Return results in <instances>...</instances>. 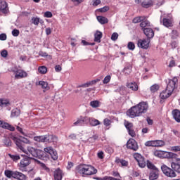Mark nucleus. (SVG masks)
Instances as JSON below:
<instances>
[{"mask_svg": "<svg viewBox=\"0 0 180 180\" xmlns=\"http://www.w3.org/2000/svg\"><path fill=\"white\" fill-rule=\"evenodd\" d=\"M11 139L14 141V143L20 153H24V154H26V155H27V157H29L30 159L33 158V157H38L37 149L32 146H28L26 149L25 148V144L22 143L20 139L15 136H11Z\"/></svg>", "mask_w": 180, "mask_h": 180, "instance_id": "f257e3e1", "label": "nucleus"}, {"mask_svg": "<svg viewBox=\"0 0 180 180\" xmlns=\"http://www.w3.org/2000/svg\"><path fill=\"white\" fill-rule=\"evenodd\" d=\"M148 110V103L147 102L142 101L138 105L131 107L127 112V116L134 119V117H139L141 116L143 113H147Z\"/></svg>", "mask_w": 180, "mask_h": 180, "instance_id": "f03ea898", "label": "nucleus"}, {"mask_svg": "<svg viewBox=\"0 0 180 180\" xmlns=\"http://www.w3.org/2000/svg\"><path fill=\"white\" fill-rule=\"evenodd\" d=\"M76 171L81 174V175L89 176V175H95L98 170L94 168L92 165H80L76 167Z\"/></svg>", "mask_w": 180, "mask_h": 180, "instance_id": "7ed1b4c3", "label": "nucleus"}, {"mask_svg": "<svg viewBox=\"0 0 180 180\" xmlns=\"http://www.w3.org/2000/svg\"><path fill=\"white\" fill-rule=\"evenodd\" d=\"M165 157L166 158H172L176 160V162H172L171 168L174 169L177 174H180V158H178V155L172 152H165Z\"/></svg>", "mask_w": 180, "mask_h": 180, "instance_id": "20e7f679", "label": "nucleus"}, {"mask_svg": "<svg viewBox=\"0 0 180 180\" xmlns=\"http://www.w3.org/2000/svg\"><path fill=\"white\" fill-rule=\"evenodd\" d=\"M30 158L25 156L23 158L19 165V170L22 172H27V167L30 165Z\"/></svg>", "mask_w": 180, "mask_h": 180, "instance_id": "39448f33", "label": "nucleus"}, {"mask_svg": "<svg viewBox=\"0 0 180 180\" xmlns=\"http://www.w3.org/2000/svg\"><path fill=\"white\" fill-rule=\"evenodd\" d=\"M161 169L166 176H169V178H175L176 176V172L174 169L169 168L168 166L165 165H162L161 166Z\"/></svg>", "mask_w": 180, "mask_h": 180, "instance_id": "423d86ee", "label": "nucleus"}, {"mask_svg": "<svg viewBox=\"0 0 180 180\" xmlns=\"http://www.w3.org/2000/svg\"><path fill=\"white\" fill-rule=\"evenodd\" d=\"M167 87L166 89L170 91L171 92H174L175 88H176V84H178V78L173 77L172 79H168L167 81Z\"/></svg>", "mask_w": 180, "mask_h": 180, "instance_id": "0eeeda50", "label": "nucleus"}, {"mask_svg": "<svg viewBox=\"0 0 180 180\" xmlns=\"http://www.w3.org/2000/svg\"><path fill=\"white\" fill-rule=\"evenodd\" d=\"M44 151L49 154L52 160H53L54 161L58 159V155L57 154V150H54L53 147L48 146L46 148H44Z\"/></svg>", "mask_w": 180, "mask_h": 180, "instance_id": "6e6552de", "label": "nucleus"}, {"mask_svg": "<svg viewBox=\"0 0 180 180\" xmlns=\"http://www.w3.org/2000/svg\"><path fill=\"white\" fill-rule=\"evenodd\" d=\"M127 148L133 150L134 151H137V150H139V146L137 145V142L133 139H131L127 141Z\"/></svg>", "mask_w": 180, "mask_h": 180, "instance_id": "1a4fd4ad", "label": "nucleus"}, {"mask_svg": "<svg viewBox=\"0 0 180 180\" xmlns=\"http://www.w3.org/2000/svg\"><path fill=\"white\" fill-rule=\"evenodd\" d=\"M138 47L147 50L150 46V40L148 39H139L138 40Z\"/></svg>", "mask_w": 180, "mask_h": 180, "instance_id": "9d476101", "label": "nucleus"}, {"mask_svg": "<svg viewBox=\"0 0 180 180\" xmlns=\"http://www.w3.org/2000/svg\"><path fill=\"white\" fill-rule=\"evenodd\" d=\"M103 77H101L100 79H96L94 80H91L90 82H87L86 83H84L83 84L79 85L77 88H88L89 86H92V85H95L97 82H99L101 79H102Z\"/></svg>", "mask_w": 180, "mask_h": 180, "instance_id": "9b49d317", "label": "nucleus"}, {"mask_svg": "<svg viewBox=\"0 0 180 180\" xmlns=\"http://www.w3.org/2000/svg\"><path fill=\"white\" fill-rule=\"evenodd\" d=\"M27 77V72L23 70H18L15 72V79H22V78H26Z\"/></svg>", "mask_w": 180, "mask_h": 180, "instance_id": "f8f14e48", "label": "nucleus"}, {"mask_svg": "<svg viewBox=\"0 0 180 180\" xmlns=\"http://www.w3.org/2000/svg\"><path fill=\"white\" fill-rule=\"evenodd\" d=\"M0 127L2 129H6V130H9L10 131H15V128L13 126L2 120H0Z\"/></svg>", "mask_w": 180, "mask_h": 180, "instance_id": "ddd939ff", "label": "nucleus"}, {"mask_svg": "<svg viewBox=\"0 0 180 180\" xmlns=\"http://www.w3.org/2000/svg\"><path fill=\"white\" fill-rule=\"evenodd\" d=\"M0 106L7 108L8 110H11V101L6 98H0Z\"/></svg>", "mask_w": 180, "mask_h": 180, "instance_id": "4468645a", "label": "nucleus"}, {"mask_svg": "<svg viewBox=\"0 0 180 180\" xmlns=\"http://www.w3.org/2000/svg\"><path fill=\"white\" fill-rule=\"evenodd\" d=\"M9 11V8H8V3L5 1H2L0 2V12L1 13H7Z\"/></svg>", "mask_w": 180, "mask_h": 180, "instance_id": "2eb2a0df", "label": "nucleus"}, {"mask_svg": "<svg viewBox=\"0 0 180 180\" xmlns=\"http://www.w3.org/2000/svg\"><path fill=\"white\" fill-rule=\"evenodd\" d=\"M171 95H172V91L168 90V89H166L160 93V99H167L169 98Z\"/></svg>", "mask_w": 180, "mask_h": 180, "instance_id": "dca6fc26", "label": "nucleus"}, {"mask_svg": "<svg viewBox=\"0 0 180 180\" xmlns=\"http://www.w3.org/2000/svg\"><path fill=\"white\" fill-rule=\"evenodd\" d=\"M143 33L148 37V39H153L154 37V31L150 27L143 29Z\"/></svg>", "mask_w": 180, "mask_h": 180, "instance_id": "f3484780", "label": "nucleus"}, {"mask_svg": "<svg viewBox=\"0 0 180 180\" xmlns=\"http://www.w3.org/2000/svg\"><path fill=\"white\" fill-rule=\"evenodd\" d=\"M53 176L55 180H62L63 179V171L60 168L56 169L54 171Z\"/></svg>", "mask_w": 180, "mask_h": 180, "instance_id": "a211bd4d", "label": "nucleus"}, {"mask_svg": "<svg viewBox=\"0 0 180 180\" xmlns=\"http://www.w3.org/2000/svg\"><path fill=\"white\" fill-rule=\"evenodd\" d=\"M159 175L160 174L158 172V169H156L155 170H151L149 174V179L150 180L158 179Z\"/></svg>", "mask_w": 180, "mask_h": 180, "instance_id": "6ab92c4d", "label": "nucleus"}, {"mask_svg": "<svg viewBox=\"0 0 180 180\" xmlns=\"http://www.w3.org/2000/svg\"><path fill=\"white\" fill-rule=\"evenodd\" d=\"M162 23L165 27H172V18L169 15L168 18H163Z\"/></svg>", "mask_w": 180, "mask_h": 180, "instance_id": "aec40b11", "label": "nucleus"}, {"mask_svg": "<svg viewBox=\"0 0 180 180\" xmlns=\"http://www.w3.org/2000/svg\"><path fill=\"white\" fill-rule=\"evenodd\" d=\"M34 140L37 143H47V135L34 136Z\"/></svg>", "mask_w": 180, "mask_h": 180, "instance_id": "412c9836", "label": "nucleus"}, {"mask_svg": "<svg viewBox=\"0 0 180 180\" xmlns=\"http://www.w3.org/2000/svg\"><path fill=\"white\" fill-rule=\"evenodd\" d=\"M14 179L26 180V175L20 172L15 171L14 173Z\"/></svg>", "mask_w": 180, "mask_h": 180, "instance_id": "4be33fe9", "label": "nucleus"}, {"mask_svg": "<svg viewBox=\"0 0 180 180\" xmlns=\"http://www.w3.org/2000/svg\"><path fill=\"white\" fill-rule=\"evenodd\" d=\"M38 85H39L42 89H44V92H46V91H49L50 89V86H49V83L47 82L41 80L38 82Z\"/></svg>", "mask_w": 180, "mask_h": 180, "instance_id": "5701e85b", "label": "nucleus"}, {"mask_svg": "<svg viewBox=\"0 0 180 180\" xmlns=\"http://www.w3.org/2000/svg\"><path fill=\"white\" fill-rule=\"evenodd\" d=\"M58 138L54 135H46V143H57Z\"/></svg>", "mask_w": 180, "mask_h": 180, "instance_id": "b1692460", "label": "nucleus"}, {"mask_svg": "<svg viewBox=\"0 0 180 180\" xmlns=\"http://www.w3.org/2000/svg\"><path fill=\"white\" fill-rule=\"evenodd\" d=\"M172 115L174 120H176L177 123H180V111L179 110H174Z\"/></svg>", "mask_w": 180, "mask_h": 180, "instance_id": "393cba45", "label": "nucleus"}, {"mask_svg": "<svg viewBox=\"0 0 180 180\" xmlns=\"http://www.w3.org/2000/svg\"><path fill=\"white\" fill-rule=\"evenodd\" d=\"M102 36H103L102 32L96 31L94 34V41L96 43H101V39H102Z\"/></svg>", "mask_w": 180, "mask_h": 180, "instance_id": "a878e982", "label": "nucleus"}, {"mask_svg": "<svg viewBox=\"0 0 180 180\" xmlns=\"http://www.w3.org/2000/svg\"><path fill=\"white\" fill-rule=\"evenodd\" d=\"M98 22L101 23V25H106L108 22H109V20L106 17H103L102 15H98L96 17Z\"/></svg>", "mask_w": 180, "mask_h": 180, "instance_id": "bb28decb", "label": "nucleus"}, {"mask_svg": "<svg viewBox=\"0 0 180 180\" xmlns=\"http://www.w3.org/2000/svg\"><path fill=\"white\" fill-rule=\"evenodd\" d=\"M153 0H143L141 3V6H143V8H150V6H153Z\"/></svg>", "mask_w": 180, "mask_h": 180, "instance_id": "cd10ccee", "label": "nucleus"}, {"mask_svg": "<svg viewBox=\"0 0 180 180\" xmlns=\"http://www.w3.org/2000/svg\"><path fill=\"white\" fill-rule=\"evenodd\" d=\"M131 65H127L123 69V72L124 75H130V74H131Z\"/></svg>", "mask_w": 180, "mask_h": 180, "instance_id": "c85d7f7f", "label": "nucleus"}, {"mask_svg": "<svg viewBox=\"0 0 180 180\" xmlns=\"http://www.w3.org/2000/svg\"><path fill=\"white\" fill-rule=\"evenodd\" d=\"M127 88L131 91H139V86L136 82H131L127 84Z\"/></svg>", "mask_w": 180, "mask_h": 180, "instance_id": "c756f323", "label": "nucleus"}, {"mask_svg": "<svg viewBox=\"0 0 180 180\" xmlns=\"http://www.w3.org/2000/svg\"><path fill=\"white\" fill-rule=\"evenodd\" d=\"M140 26L142 28V30H144V29H146V27H148L151 25L150 24V21H148L147 20H143L141 22Z\"/></svg>", "mask_w": 180, "mask_h": 180, "instance_id": "7c9ffc66", "label": "nucleus"}, {"mask_svg": "<svg viewBox=\"0 0 180 180\" xmlns=\"http://www.w3.org/2000/svg\"><path fill=\"white\" fill-rule=\"evenodd\" d=\"M90 126H99L101 124V122L99 120L94 118V117H90V122H89Z\"/></svg>", "mask_w": 180, "mask_h": 180, "instance_id": "2f4dec72", "label": "nucleus"}, {"mask_svg": "<svg viewBox=\"0 0 180 180\" xmlns=\"http://www.w3.org/2000/svg\"><path fill=\"white\" fill-rule=\"evenodd\" d=\"M2 143L4 144V147H11L12 146V141L9 138H4L2 140Z\"/></svg>", "mask_w": 180, "mask_h": 180, "instance_id": "473e14b6", "label": "nucleus"}, {"mask_svg": "<svg viewBox=\"0 0 180 180\" xmlns=\"http://www.w3.org/2000/svg\"><path fill=\"white\" fill-rule=\"evenodd\" d=\"M115 162H117V164L121 163V165L122 167H127V165H129V162H127L123 159L117 158V159H116Z\"/></svg>", "mask_w": 180, "mask_h": 180, "instance_id": "72a5a7b5", "label": "nucleus"}, {"mask_svg": "<svg viewBox=\"0 0 180 180\" xmlns=\"http://www.w3.org/2000/svg\"><path fill=\"white\" fill-rule=\"evenodd\" d=\"M4 174L7 178H14L15 172L11 170H5Z\"/></svg>", "mask_w": 180, "mask_h": 180, "instance_id": "f704fd0d", "label": "nucleus"}, {"mask_svg": "<svg viewBox=\"0 0 180 180\" xmlns=\"http://www.w3.org/2000/svg\"><path fill=\"white\" fill-rule=\"evenodd\" d=\"M20 115V110L15 108L11 111V117H16Z\"/></svg>", "mask_w": 180, "mask_h": 180, "instance_id": "c9c22d12", "label": "nucleus"}, {"mask_svg": "<svg viewBox=\"0 0 180 180\" xmlns=\"http://www.w3.org/2000/svg\"><path fill=\"white\" fill-rule=\"evenodd\" d=\"M38 72H39V74H47V67L46 66H39L38 68Z\"/></svg>", "mask_w": 180, "mask_h": 180, "instance_id": "e433bc0d", "label": "nucleus"}, {"mask_svg": "<svg viewBox=\"0 0 180 180\" xmlns=\"http://www.w3.org/2000/svg\"><path fill=\"white\" fill-rule=\"evenodd\" d=\"M146 165L148 169H151V171H154L155 169H158L153 162H150L149 160L147 161Z\"/></svg>", "mask_w": 180, "mask_h": 180, "instance_id": "4c0bfd02", "label": "nucleus"}, {"mask_svg": "<svg viewBox=\"0 0 180 180\" xmlns=\"http://www.w3.org/2000/svg\"><path fill=\"white\" fill-rule=\"evenodd\" d=\"M165 146V142L162 140H155V147H162Z\"/></svg>", "mask_w": 180, "mask_h": 180, "instance_id": "58836bf2", "label": "nucleus"}, {"mask_svg": "<svg viewBox=\"0 0 180 180\" xmlns=\"http://www.w3.org/2000/svg\"><path fill=\"white\" fill-rule=\"evenodd\" d=\"M146 19V17L141 16V17H136L133 19V23H140V22H142V20H144Z\"/></svg>", "mask_w": 180, "mask_h": 180, "instance_id": "ea45409f", "label": "nucleus"}, {"mask_svg": "<svg viewBox=\"0 0 180 180\" xmlns=\"http://www.w3.org/2000/svg\"><path fill=\"white\" fill-rule=\"evenodd\" d=\"M124 126H125L127 131H129V130H131L133 129V124L131 122H129L128 121L124 122Z\"/></svg>", "mask_w": 180, "mask_h": 180, "instance_id": "a19ab883", "label": "nucleus"}, {"mask_svg": "<svg viewBox=\"0 0 180 180\" xmlns=\"http://www.w3.org/2000/svg\"><path fill=\"white\" fill-rule=\"evenodd\" d=\"M83 124L84 122L82 117H80V118L77 119V120L73 123V126H83Z\"/></svg>", "mask_w": 180, "mask_h": 180, "instance_id": "79ce46f5", "label": "nucleus"}, {"mask_svg": "<svg viewBox=\"0 0 180 180\" xmlns=\"http://www.w3.org/2000/svg\"><path fill=\"white\" fill-rule=\"evenodd\" d=\"M32 23H33V25H35V26H38L39 23H40V18L37 17H33L32 18Z\"/></svg>", "mask_w": 180, "mask_h": 180, "instance_id": "37998d69", "label": "nucleus"}, {"mask_svg": "<svg viewBox=\"0 0 180 180\" xmlns=\"http://www.w3.org/2000/svg\"><path fill=\"white\" fill-rule=\"evenodd\" d=\"M82 120L83 122V124H89L91 117H82Z\"/></svg>", "mask_w": 180, "mask_h": 180, "instance_id": "c03bdc74", "label": "nucleus"}, {"mask_svg": "<svg viewBox=\"0 0 180 180\" xmlns=\"http://www.w3.org/2000/svg\"><path fill=\"white\" fill-rule=\"evenodd\" d=\"M139 164V166L141 168H144L146 167V161L144 160V158H142L139 162H137Z\"/></svg>", "mask_w": 180, "mask_h": 180, "instance_id": "a18cd8bd", "label": "nucleus"}, {"mask_svg": "<svg viewBox=\"0 0 180 180\" xmlns=\"http://www.w3.org/2000/svg\"><path fill=\"white\" fill-rule=\"evenodd\" d=\"M90 105L91 106V108H99V101H91Z\"/></svg>", "mask_w": 180, "mask_h": 180, "instance_id": "49530a36", "label": "nucleus"}, {"mask_svg": "<svg viewBox=\"0 0 180 180\" xmlns=\"http://www.w3.org/2000/svg\"><path fill=\"white\" fill-rule=\"evenodd\" d=\"M158 89H160V86L158 84H153L150 86L151 92H157Z\"/></svg>", "mask_w": 180, "mask_h": 180, "instance_id": "de8ad7c7", "label": "nucleus"}, {"mask_svg": "<svg viewBox=\"0 0 180 180\" xmlns=\"http://www.w3.org/2000/svg\"><path fill=\"white\" fill-rule=\"evenodd\" d=\"M134 158L139 162L143 158V156L139 153H135L134 154Z\"/></svg>", "mask_w": 180, "mask_h": 180, "instance_id": "09e8293b", "label": "nucleus"}, {"mask_svg": "<svg viewBox=\"0 0 180 180\" xmlns=\"http://www.w3.org/2000/svg\"><path fill=\"white\" fill-rule=\"evenodd\" d=\"M146 147H155V141H148L145 143Z\"/></svg>", "mask_w": 180, "mask_h": 180, "instance_id": "8fccbe9b", "label": "nucleus"}, {"mask_svg": "<svg viewBox=\"0 0 180 180\" xmlns=\"http://www.w3.org/2000/svg\"><path fill=\"white\" fill-rule=\"evenodd\" d=\"M39 56L41 57H47L48 60H51V56L46 52H43V51L39 52Z\"/></svg>", "mask_w": 180, "mask_h": 180, "instance_id": "3c124183", "label": "nucleus"}, {"mask_svg": "<svg viewBox=\"0 0 180 180\" xmlns=\"http://www.w3.org/2000/svg\"><path fill=\"white\" fill-rule=\"evenodd\" d=\"M127 47L129 50H131V51H133V50L136 49V45L133 42H129L127 44Z\"/></svg>", "mask_w": 180, "mask_h": 180, "instance_id": "603ef678", "label": "nucleus"}, {"mask_svg": "<svg viewBox=\"0 0 180 180\" xmlns=\"http://www.w3.org/2000/svg\"><path fill=\"white\" fill-rule=\"evenodd\" d=\"M16 130H18V131H19L21 134H22V136H25L26 137H27V134L23 131V129H22V127L19 126H16Z\"/></svg>", "mask_w": 180, "mask_h": 180, "instance_id": "864d4df0", "label": "nucleus"}, {"mask_svg": "<svg viewBox=\"0 0 180 180\" xmlns=\"http://www.w3.org/2000/svg\"><path fill=\"white\" fill-rule=\"evenodd\" d=\"M111 79L112 77L110 75H107L103 80V84H109V82H110Z\"/></svg>", "mask_w": 180, "mask_h": 180, "instance_id": "5fc2aeb1", "label": "nucleus"}, {"mask_svg": "<svg viewBox=\"0 0 180 180\" xmlns=\"http://www.w3.org/2000/svg\"><path fill=\"white\" fill-rule=\"evenodd\" d=\"M112 124V121H110V120L105 118L103 120V124L104 126H106V127H108V126H110V124Z\"/></svg>", "mask_w": 180, "mask_h": 180, "instance_id": "6e6d98bb", "label": "nucleus"}, {"mask_svg": "<svg viewBox=\"0 0 180 180\" xmlns=\"http://www.w3.org/2000/svg\"><path fill=\"white\" fill-rule=\"evenodd\" d=\"M96 11H98V12H101V13L108 12V11H109V6H105L101 8Z\"/></svg>", "mask_w": 180, "mask_h": 180, "instance_id": "4d7b16f0", "label": "nucleus"}, {"mask_svg": "<svg viewBox=\"0 0 180 180\" xmlns=\"http://www.w3.org/2000/svg\"><path fill=\"white\" fill-rule=\"evenodd\" d=\"M118 37L119 34H117V32H114L111 35V40H112L113 41H116V39H118Z\"/></svg>", "mask_w": 180, "mask_h": 180, "instance_id": "13d9d810", "label": "nucleus"}, {"mask_svg": "<svg viewBox=\"0 0 180 180\" xmlns=\"http://www.w3.org/2000/svg\"><path fill=\"white\" fill-rule=\"evenodd\" d=\"M12 35L14 37H18V36H19L20 32L19 31V30H16V29H14L13 31H12Z\"/></svg>", "mask_w": 180, "mask_h": 180, "instance_id": "bf43d9fd", "label": "nucleus"}, {"mask_svg": "<svg viewBox=\"0 0 180 180\" xmlns=\"http://www.w3.org/2000/svg\"><path fill=\"white\" fill-rule=\"evenodd\" d=\"M10 157L11 160L14 161H18V160L20 158V156L19 155H10Z\"/></svg>", "mask_w": 180, "mask_h": 180, "instance_id": "052dcab7", "label": "nucleus"}, {"mask_svg": "<svg viewBox=\"0 0 180 180\" xmlns=\"http://www.w3.org/2000/svg\"><path fill=\"white\" fill-rule=\"evenodd\" d=\"M6 39H8L6 34H5V33L0 34V40L1 41H5V40H6Z\"/></svg>", "mask_w": 180, "mask_h": 180, "instance_id": "680f3d73", "label": "nucleus"}, {"mask_svg": "<svg viewBox=\"0 0 180 180\" xmlns=\"http://www.w3.org/2000/svg\"><path fill=\"white\" fill-rule=\"evenodd\" d=\"M178 36H179L178 31L173 30L172 32V39H176V37H178Z\"/></svg>", "mask_w": 180, "mask_h": 180, "instance_id": "e2e57ef3", "label": "nucleus"}, {"mask_svg": "<svg viewBox=\"0 0 180 180\" xmlns=\"http://www.w3.org/2000/svg\"><path fill=\"white\" fill-rule=\"evenodd\" d=\"M44 16V18H53V13L50 11H46Z\"/></svg>", "mask_w": 180, "mask_h": 180, "instance_id": "0e129e2a", "label": "nucleus"}, {"mask_svg": "<svg viewBox=\"0 0 180 180\" xmlns=\"http://www.w3.org/2000/svg\"><path fill=\"white\" fill-rule=\"evenodd\" d=\"M1 57H4V58H6L8 57V51L3 50L1 52Z\"/></svg>", "mask_w": 180, "mask_h": 180, "instance_id": "69168bd1", "label": "nucleus"}, {"mask_svg": "<svg viewBox=\"0 0 180 180\" xmlns=\"http://www.w3.org/2000/svg\"><path fill=\"white\" fill-rule=\"evenodd\" d=\"M172 151H174L176 153L177 151H180V146H172L171 148Z\"/></svg>", "mask_w": 180, "mask_h": 180, "instance_id": "338daca9", "label": "nucleus"}, {"mask_svg": "<svg viewBox=\"0 0 180 180\" xmlns=\"http://www.w3.org/2000/svg\"><path fill=\"white\" fill-rule=\"evenodd\" d=\"M101 0H93L92 1V5L93 6H98V5H100Z\"/></svg>", "mask_w": 180, "mask_h": 180, "instance_id": "774afa93", "label": "nucleus"}]
</instances>
